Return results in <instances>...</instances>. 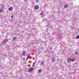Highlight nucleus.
Wrapping results in <instances>:
<instances>
[{
    "instance_id": "423d86ee",
    "label": "nucleus",
    "mask_w": 79,
    "mask_h": 79,
    "mask_svg": "<svg viewBox=\"0 0 79 79\" xmlns=\"http://www.w3.org/2000/svg\"><path fill=\"white\" fill-rule=\"evenodd\" d=\"M9 11H12L13 10V8L10 7V8H9Z\"/></svg>"
},
{
    "instance_id": "39448f33",
    "label": "nucleus",
    "mask_w": 79,
    "mask_h": 79,
    "mask_svg": "<svg viewBox=\"0 0 79 79\" xmlns=\"http://www.w3.org/2000/svg\"><path fill=\"white\" fill-rule=\"evenodd\" d=\"M35 10H38L39 8V7L38 6H36L35 7Z\"/></svg>"
},
{
    "instance_id": "f257e3e1",
    "label": "nucleus",
    "mask_w": 79,
    "mask_h": 79,
    "mask_svg": "<svg viewBox=\"0 0 79 79\" xmlns=\"http://www.w3.org/2000/svg\"><path fill=\"white\" fill-rule=\"evenodd\" d=\"M67 61L68 62H69V61H72V62H73V61H75V60H74V59L72 60L69 58L67 59Z\"/></svg>"
},
{
    "instance_id": "6ab92c4d",
    "label": "nucleus",
    "mask_w": 79,
    "mask_h": 79,
    "mask_svg": "<svg viewBox=\"0 0 79 79\" xmlns=\"http://www.w3.org/2000/svg\"><path fill=\"white\" fill-rule=\"evenodd\" d=\"M39 0H36L37 2H39Z\"/></svg>"
},
{
    "instance_id": "2eb2a0df",
    "label": "nucleus",
    "mask_w": 79,
    "mask_h": 79,
    "mask_svg": "<svg viewBox=\"0 0 79 79\" xmlns=\"http://www.w3.org/2000/svg\"><path fill=\"white\" fill-rule=\"evenodd\" d=\"M40 15H42V16H43V15H44V13H43V12H42Z\"/></svg>"
},
{
    "instance_id": "f8f14e48",
    "label": "nucleus",
    "mask_w": 79,
    "mask_h": 79,
    "mask_svg": "<svg viewBox=\"0 0 79 79\" xmlns=\"http://www.w3.org/2000/svg\"><path fill=\"white\" fill-rule=\"evenodd\" d=\"M30 55H29L27 57V60H28V59H29V56H30Z\"/></svg>"
},
{
    "instance_id": "4be33fe9",
    "label": "nucleus",
    "mask_w": 79,
    "mask_h": 79,
    "mask_svg": "<svg viewBox=\"0 0 79 79\" xmlns=\"http://www.w3.org/2000/svg\"><path fill=\"white\" fill-rule=\"evenodd\" d=\"M19 79H21V78H20Z\"/></svg>"
},
{
    "instance_id": "aec40b11",
    "label": "nucleus",
    "mask_w": 79,
    "mask_h": 79,
    "mask_svg": "<svg viewBox=\"0 0 79 79\" xmlns=\"http://www.w3.org/2000/svg\"><path fill=\"white\" fill-rule=\"evenodd\" d=\"M23 60H25V58H23Z\"/></svg>"
},
{
    "instance_id": "ddd939ff",
    "label": "nucleus",
    "mask_w": 79,
    "mask_h": 79,
    "mask_svg": "<svg viewBox=\"0 0 79 79\" xmlns=\"http://www.w3.org/2000/svg\"><path fill=\"white\" fill-rule=\"evenodd\" d=\"M64 7L65 8H66L68 7V6L66 5H65L64 6Z\"/></svg>"
},
{
    "instance_id": "a211bd4d",
    "label": "nucleus",
    "mask_w": 79,
    "mask_h": 79,
    "mask_svg": "<svg viewBox=\"0 0 79 79\" xmlns=\"http://www.w3.org/2000/svg\"><path fill=\"white\" fill-rule=\"evenodd\" d=\"M34 64H35V62H34V63L33 64V67H34Z\"/></svg>"
},
{
    "instance_id": "1a4fd4ad",
    "label": "nucleus",
    "mask_w": 79,
    "mask_h": 79,
    "mask_svg": "<svg viewBox=\"0 0 79 79\" xmlns=\"http://www.w3.org/2000/svg\"><path fill=\"white\" fill-rule=\"evenodd\" d=\"M79 53H78V52H76L75 53V55H78V54Z\"/></svg>"
},
{
    "instance_id": "412c9836",
    "label": "nucleus",
    "mask_w": 79,
    "mask_h": 79,
    "mask_svg": "<svg viewBox=\"0 0 79 79\" xmlns=\"http://www.w3.org/2000/svg\"><path fill=\"white\" fill-rule=\"evenodd\" d=\"M24 1L25 2H27V0H24Z\"/></svg>"
},
{
    "instance_id": "7ed1b4c3",
    "label": "nucleus",
    "mask_w": 79,
    "mask_h": 79,
    "mask_svg": "<svg viewBox=\"0 0 79 79\" xmlns=\"http://www.w3.org/2000/svg\"><path fill=\"white\" fill-rule=\"evenodd\" d=\"M34 69L33 68H31L28 69V71L29 72H31V71H32Z\"/></svg>"
},
{
    "instance_id": "6e6552de",
    "label": "nucleus",
    "mask_w": 79,
    "mask_h": 79,
    "mask_svg": "<svg viewBox=\"0 0 79 79\" xmlns=\"http://www.w3.org/2000/svg\"><path fill=\"white\" fill-rule=\"evenodd\" d=\"M3 11V9H0V12L1 13H2Z\"/></svg>"
},
{
    "instance_id": "9d476101",
    "label": "nucleus",
    "mask_w": 79,
    "mask_h": 79,
    "mask_svg": "<svg viewBox=\"0 0 79 79\" xmlns=\"http://www.w3.org/2000/svg\"><path fill=\"white\" fill-rule=\"evenodd\" d=\"M26 53V52H25V51H24L23 53V56H25V53Z\"/></svg>"
},
{
    "instance_id": "9b49d317",
    "label": "nucleus",
    "mask_w": 79,
    "mask_h": 79,
    "mask_svg": "<svg viewBox=\"0 0 79 79\" xmlns=\"http://www.w3.org/2000/svg\"><path fill=\"white\" fill-rule=\"evenodd\" d=\"M13 40H16V37H14L13 38Z\"/></svg>"
},
{
    "instance_id": "20e7f679",
    "label": "nucleus",
    "mask_w": 79,
    "mask_h": 79,
    "mask_svg": "<svg viewBox=\"0 0 79 79\" xmlns=\"http://www.w3.org/2000/svg\"><path fill=\"white\" fill-rule=\"evenodd\" d=\"M55 58L53 57H52V59H51V61H52V62H54V61H55Z\"/></svg>"
},
{
    "instance_id": "f03ea898",
    "label": "nucleus",
    "mask_w": 79,
    "mask_h": 79,
    "mask_svg": "<svg viewBox=\"0 0 79 79\" xmlns=\"http://www.w3.org/2000/svg\"><path fill=\"white\" fill-rule=\"evenodd\" d=\"M9 40L7 39H5L4 40L2 41V44H5V43H6Z\"/></svg>"
},
{
    "instance_id": "4468645a",
    "label": "nucleus",
    "mask_w": 79,
    "mask_h": 79,
    "mask_svg": "<svg viewBox=\"0 0 79 79\" xmlns=\"http://www.w3.org/2000/svg\"><path fill=\"white\" fill-rule=\"evenodd\" d=\"M79 35H78L76 37V39H79Z\"/></svg>"
},
{
    "instance_id": "dca6fc26",
    "label": "nucleus",
    "mask_w": 79,
    "mask_h": 79,
    "mask_svg": "<svg viewBox=\"0 0 79 79\" xmlns=\"http://www.w3.org/2000/svg\"><path fill=\"white\" fill-rule=\"evenodd\" d=\"M44 64V62H41V65H43Z\"/></svg>"
},
{
    "instance_id": "f3484780",
    "label": "nucleus",
    "mask_w": 79,
    "mask_h": 79,
    "mask_svg": "<svg viewBox=\"0 0 79 79\" xmlns=\"http://www.w3.org/2000/svg\"><path fill=\"white\" fill-rule=\"evenodd\" d=\"M13 15H12L11 17V19H13Z\"/></svg>"
},
{
    "instance_id": "0eeeda50",
    "label": "nucleus",
    "mask_w": 79,
    "mask_h": 79,
    "mask_svg": "<svg viewBox=\"0 0 79 79\" xmlns=\"http://www.w3.org/2000/svg\"><path fill=\"white\" fill-rule=\"evenodd\" d=\"M38 72L39 73H41V72H42V69H40L39 71H38Z\"/></svg>"
}]
</instances>
